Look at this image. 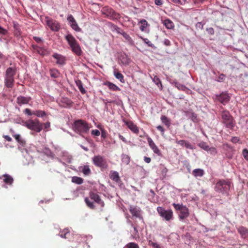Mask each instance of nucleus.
<instances>
[{
  "mask_svg": "<svg viewBox=\"0 0 248 248\" xmlns=\"http://www.w3.org/2000/svg\"><path fill=\"white\" fill-rule=\"evenodd\" d=\"M124 248H140L139 245L134 242H130L127 244Z\"/></svg>",
  "mask_w": 248,
  "mask_h": 248,
  "instance_id": "de8ad7c7",
  "label": "nucleus"
},
{
  "mask_svg": "<svg viewBox=\"0 0 248 248\" xmlns=\"http://www.w3.org/2000/svg\"><path fill=\"white\" fill-rule=\"evenodd\" d=\"M162 122L166 125L168 127L170 125V120L165 115H162L161 117Z\"/></svg>",
  "mask_w": 248,
  "mask_h": 248,
  "instance_id": "4c0bfd02",
  "label": "nucleus"
},
{
  "mask_svg": "<svg viewBox=\"0 0 248 248\" xmlns=\"http://www.w3.org/2000/svg\"><path fill=\"white\" fill-rule=\"evenodd\" d=\"M65 38L72 52L78 56H81L82 53L81 47L75 37L72 34H68Z\"/></svg>",
  "mask_w": 248,
  "mask_h": 248,
  "instance_id": "7ed1b4c3",
  "label": "nucleus"
},
{
  "mask_svg": "<svg viewBox=\"0 0 248 248\" xmlns=\"http://www.w3.org/2000/svg\"><path fill=\"white\" fill-rule=\"evenodd\" d=\"M205 24L204 22H199L196 24V28L197 29H200L202 30L203 29V26Z\"/></svg>",
  "mask_w": 248,
  "mask_h": 248,
  "instance_id": "6e6d98bb",
  "label": "nucleus"
},
{
  "mask_svg": "<svg viewBox=\"0 0 248 248\" xmlns=\"http://www.w3.org/2000/svg\"><path fill=\"white\" fill-rule=\"evenodd\" d=\"M147 141L150 148L153 150L154 153L156 154L157 155L162 156V153L160 150L158 149L157 146L155 145L152 139L148 137L147 138Z\"/></svg>",
  "mask_w": 248,
  "mask_h": 248,
  "instance_id": "dca6fc26",
  "label": "nucleus"
},
{
  "mask_svg": "<svg viewBox=\"0 0 248 248\" xmlns=\"http://www.w3.org/2000/svg\"><path fill=\"white\" fill-rule=\"evenodd\" d=\"M89 196L91 200L100 205L102 207L104 206V202L101 200L100 197L97 193L91 191L90 192Z\"/></svg>",
  "mask_w": 248,
  "mask_h": 248,
  "instance_id": "ddd939ff",
  "label": "nucleus"
},
{
  "mask_svg": "<svg viewBox=\"0 0 248 248\" xmlns=\"http://www.w3.org/2000/svg\"><path fill=\"white\" fill-rule=\"evenodd\" d=\"M204 174V170L201 169H196L193 170V175L197 177H202Z\"/></svg>",
  "mask_w": 248,
  "mask_h": 248,
  "instance_id": "473e14b6",
  "label": "nucleus"
},
{
  "mask_svg": "<svg viewBox=\"0 0 248 248\" xmlns=\"http://www.w3.org/2000/svg\"><path fill=\"white\" fill-rule=\"evenodd\" d=\"M122 162L126 165L129 164L130 161V158L129 156L126 154L122 155Z\"/></svg>",
  "mask_w": 248,
  "mask_h": 248,
  "instance_id": "a19ab883",
  "label": "nucleus"
},
{
  "mask_svg": "<svg viewBox=\"0 0 248 248\" xmlns=\"http://www.w3.org/2000/svg\"><path fill=\"white\" fill-rule=\"evenodd\" d=\"M92 161L93 164L95 166L101 169H106L108 167V164L106 159L104 156L101 155H94L92 158Z\"/></svg>",
  "mask_w": 248,
  "mask_h": 248,
  "instance_id": "0eeeda50",
  "label": "nucleus"
},
{
  "mask_svg": "<svg viewBox=\"0 0 248 248\" xmlns=\"http://www.w3.org/2000/svg\"><path fill=\"white\" fill-rule=\"evenodd\" d=\"M49 73L50 77L54 78H58L60 75L59 70L55 68L50 69L49 70Z\"/></svg>",
  "mask_w": 248,
  "mask_h": 248,
  "instance_id": "cd10ccee",
  "label": "nucleus"
},
{
  "mask_svg": "<svg viewBox=\"0 0 248 248\" xmlns=\"http://www.w3.org/2000/svg\"><path fill=\"white\" fill-rule=\"evenodd\" d=\"M13 136L15 138L16 140L22 146L25 144V141L23 140L19 134H15Z\"/></svg>",
  "mask_w": 248,
  "mask_h": 248,
  "instance_id": "e433bc0d",
  "label": "nucleus"
},
{
  "mask_svg": "<svg viewBox=\"0 0 248 248\" xmlns=\"http://www.w3.org/2000/svg\"><path fill=\"white\" fill-rule=\"evenodd\" d=\"M221 123L224 126L230 130H233L235 126V121L231 114L229 111L224 109L220 111Z\"/></svg>",
  "mask_w": 248,
  "mask_h": 248,
  "instance_id": "f03ea898",
  "label": "nucleus"
},
{
  "mask_svg": "<svg viewBox=\"0 0 248 248\" xmlns=\"http://www.w3.org/2000/svg\"><path fill=\"white\" fill-rule=\"evenodd\" d=\"M206 31L209 35H213L215 33L214 30L212 27L206 28Z\"/></svg>",
  "mask_w": 248,
  "mask_h": 248,
  "instance_id": "13d9d810",
  "label": "nucleus"
},
{
  "mask_svg": "<svg viewBox=\"0 0 248 248\" xmlns=\"http://www.w3.org/2000/svg\"><path fill=\"white\" fill-rule=\"evenodd\" d=\"M16 66L10 67L7 68L5 71V76L14 77L16 74Z\"/></svg>",
  "mask_w": 248,
  "mask_h": 248,
  "instance_id": "b1692460",
  "label": "nucleus"
},
{
  "mask_svg": "<svg viewBox=\"0 0 248 248\" xmlns=\"http://www.w3.org/2000/svg\"><path fill=\"white\" fill-rule=\"evenodd\" d=\"M198 146L206 151L210 152L211 154L215 155L217 152L215 147H210L207 143L204 141L199 143Z\"/></svg>",
  "mask_w": 248,
  "mask_h": 248,
  "instance_id": "2eb2a0df",
  "label": "nucleus"
},
{
  "mask_svg": "<svg viewBox=\"0 0 248 248\" xmlns=\"http://www.w3.org/2000/svg\"><path fill=\"white\" fill-rule=\"evenodd\" d=\"M157 211L160 216L165 218L166 221H170L172 218L173 212L171 209L167 210L164 208L159 206L157 208Z\"/></svg>",
  "mask_w": 248,
  "mask_h": 248,
  "instance_id": "6e6552de",
  "label": "nucleus"
},
{
  "mask_svg": "<svg viewBox=\"0 0 248 248\" xmlns=\"http://www.w3.org/2000/svg\"><path fill=\"white\" fill-rule=\"evenodd\" d=\"M121 34L125 39V40L128 42L129 44L131 46L134 45V42L132 39L131 37L125 32L122 31Z\"/></svg>",
  "mask_w": 248,
  "mask_h": 248,
  "instance_id": "bb28decb",
  "label": "nucleus"
},
{
  "mask_svg": "<svg viewBox=\"0 0 248 248\" xmlns=\"http://www.w3.org/2000/svg\"><path fill=\"white\" fill-rule=\"evenodd\" d=\"M186 140H176V142L180 145L182 146H185V144L186 143Z\"/></svg>",
  "mask_w": 248,
  "mask_h": 248,
  "instance_id": "680f3d73",
  "label": "nucleus"
},
{
  "mask_svg": "<svg viewBox=\"0 0 248 248\" xmlns=\"http://www.w3.org/2000/svg\"><path fill=\"white\" fill-rule=\"evenodd\" d=\"M110 178L116 182L120 187H122L123 183L119 176V173L116 171L111 170L109 174Z\"/></svg>",
  "mask_w": 248,
  "mask_h": 248,
  "instance_id": "9b49d317",
  "label": "nucleus"
},
{
  "mask_svg": "<svg viewBox=\"0 0 248 248\" xmlns=\"http://www.w3.org/2000/svg\"><path fill=\"white\" fill-rule=\"evenodd\" d=\"M81 171L85 175H89L91 173V170L89 168V165H84L81 167Z\"/></svg>",
  "mask_w": 248,
  "mask_h": 248,
  "instance_id": "c9c22d12",
  "label": "nucleus"
},
{
  "mask_svg": "<svg viewBox=\"0 0 248 248\" xmlns=\"http://www.w3.org/2000/svg\"><path fill=\"white\" fill-rule=\"evenodd\" d=\"M73 128L74 131L79 134L86 133L90 129L88 124L82 120H78L74 123Z\"/></svg>",
  "mask_w": 248,
  "mask_h": 248,
  "instance_id": "39448f33",
  "label": "nucleus"
},
{
  "mask_svg": "<svg viewBox=\"0 0 248 248\" xmlns=\"http://www.w3.org/2000/svg\"><path fill=\"white\" fill-rule=\"evenodd\" d=\"M226 78V75L224 74H219V76L216 79H215V80L219 82H223L225 80Z\"/></svg>",
  "mask_w": 248,
  "mask_h": 248,
  "instance_id": "3c124183",
  "label": "nucleus"
},
{
  "mask_svg": "<svg viewBox=\"0 0 248 248\" xmlns=\"http://www.w3.org/2000/svg\"><path fill=\"white\" fill-rule=\"evenodd\" d=\"M242 155L244 158L246 160H248V150L247 149H244L242 151Z\"/></svg>",
  "mask_w": 248,
  "mask_h": 248,
  "instance_id": "4d7b16f0",
  "label": "nucleus"
},
{
  "mask_svg": "<svg viewBox=\"0 0 248 248\" xmlns=\"http://www.w3.org/2000/svg\"><path fill=\"white\" fill-rule=\"evenodd\" d=\"M68 234H69V231L67 229H65L62 231L60 232L59 235L62 238H67L66 235Z\"/></svg>",
  "mask_w": 248,
  "mask_h": 248,
  "instance_id": "8fccbe9b",
  "label": "nucleus"
},
{
  "mask_svg": "<svg viewBox=\"0 0 248 248\" xmlns=\"http://www.w3.org/2000/svg\"><path fill=\"white\" fill-rule=\"evenodd\" d=\"M24 112L25 114H27L29 116H31L33 114V111H31V109L29 108H25L24 110Z\"/></svg>",
  "mask_w": 248,
  "mask_h": 248,
  "instance_id": "052dcab7",
  "label": "nucleus"
},
{
  "mask_svg": "<svg viewBox=\"0 0 248 248\" xmlns=\"http://www.w3.org/2000/svg\"><path fill=\"white\" fill-rule=\"evenodd\" d=\"M149 245L152 246L154 248H160L159 245L156 243L152 242L151 241H149Z\"/></svg>",
  "mask_w": 248,
  "mask_h": 248,
  "instance_id": "bf43d9fd",
  "label": "nucleus"
},
{
  "mask_svg": "<svg viewBox=\"0 0 248 248\" xmlns=\"http://www.w3.org/2000/svg\"><path fill=\"white\" fill-rule=\"evenodd\" d=\"M32 47L34 49L37 50V51L39 54L43 55H44L43 50L41 47L38 46L37 45H32Z\"/></svg>",
  "mask_w": 248,
  "mask_h": 248,
  "instance_id": "864d4df0",
  "label": "nucleus"
},
{
  "mask_svg": "<svg viewBox=\"0 0 248 248\" xmlns=\"http://www.w3.org/2000/svg\"><path fill=\"white\" fill-rule=\"evenodd\" d=\"M43 152L48 157H53L54 154L48 147H45L43 150Z\"/></svg>",
  "mask_w": 248,
  "mask_h": 248,
  "instance_id": "79ce46f5",
  "label": "nucleus"
},
{
  "mask_svg": "<svg viewBox=\"0 0 248 248\" xmlns=\"http://www.w3.org/2000/svg\"><path fill=\"white\" fill-rule=\"evenodd\" d=\"M129 211L133 216L137 217H140V211L139 208L134 206H130L129 207Z\"/></svg>",
  "mask_w": 248,
  "mask_h": 248,
  "instance_id": "5701e85b",
  "label": "nucleus"
},
{
  "mask_svg": "<svg viewBox=\"0 0 248 248\" xmlns=\"http://www.w3.org/2000/svg\"><path fill=\"white\" fill-rule=\"evenodd\" d=\"M153 80L154 82L158 86V87H159L160 89H162V85L160 79L157 76H155L154 77Z\"/></svg>",
  "mask_w": 248,
  "mask_h": 248,
  "instance_id": "37998d69",
  "label": "nucleus"
},
{
  "mask_svg": "<svg viewBox=\"0 0 248 248\" xmlns=\"http://www.w3.org/2000/svg\"><path fill=\"white\" fill-rule=\"evenodd\" d=\"M102 13L106 16L112 19H118L120 18V15L115 12L114 10L108 6H105L102 9Z\"/></svg>",
  "mask_w": 248,
  "mask_h": 248,
  "instance_id": "1a4fd4ad",
  "label": "nucleus"
},
{
  "mask_svg": "<svg viewBox=\"0 0 248 248\" xmlns=\"http://www.w3.org/2000/svg\"><path fill=\"white\" fill-rule=\"evenodd\" d=\"M100 130H101V138L102 139H103L104 140H105L107 138V137L108 133L103 128H100Z\"/></svg>",
  "mask_w": 248,
  "mask_h": 248,
  "instance_id": "603ef678",
  "label": "nucleus"
},
{
  "mask_svg": "<svg viewBox=\"0 0 248 248\" xmlns=\"http://www.w3.org/2000/svg\"><path fill=\"white\" fill-rule=\"evenodd\" d=\"M33 114L38 117L43 118L46 115V113L45 111L41 110H36L33 111Z\"/></svg>",
  "mask_w": 248,
  "mask_h": 248,
  "instance_id": "f704fd0d",
  "label": "nucleus"
},
{
  "mask_svg": "<svg viewBox=\"0 0 248 248\" xmlns=\"http://www.w3.org/2000/svg\"><path fill=\"white\" fill-rule=\"evenodd\" d=\"M231 185V182L229 179H218L215 184L214 189L218 193L228 196Z\"/></svg>",
  "mask_w": 248,
  "mask_h": 248,
  "instance_id": "f257e3e1",
  "label": "nucleus"
},
{
  "mask_svg": "<svg viewBox=\"0 0 248 248\" xmlns=\"http://www.w3.org/2000/svg\"><path fill=\"white\" fill-rule=\"evenodd\" d=\"M114 75L117 79L120 80L121 82L124 83V77L122 73L114 70Z\"/></svg>",
  "mask_w": 248,
  "mask_h": 248,
  "instance_id": "72a5a7b5",
  "label": "nucleus"
},
{
  "mask_svg": "<svg viewBox=\"0 0 248 248\" xmlns=\"http://www.w3.org/2000/svg\"><path fill=\"white\" fill-rule=\"evenodd\" d=\"M119 61L124 65H128L131 62V60L128 55L124 53L121 52L118 56Z\"/></svg>",
  "mask_w": 248,
  "mask_h": 248,
  "instance_id": "4468645a",
  "label": "nucleus"
},
{
  "mask_svg": "<svg viewBox=\"0 0 248 248\" xmlns=\"http://www.w3.org/2000/svg\"><path fill=\"white\" fill-rule=\"evenodd\" d=\"M172 84H173L176 88H177L178 90L185 91L187 88L184 85L181 84L177 81L176 80H174L171 82Z\"/></svg>",
  "mask_w": 248,
  "mask_h": 248,
  "instance_id": "c85d7f7f",
  "label": "nucleus"
},
{
  "mask_svg": "<svg viewBox=\"0 0 248 248\" xmlns=\"http://www.w3.org/2000/svg\"><path fill=\"white\" fill-rule=\"evenodd\" d=\"M31 100V97H25L23 96H19L17 97L16 103L19 105L21 106L24 104H27Z\"/></svg>",
  "mask_w": 248,
  "mask_h": 248,
  "instance_id": "aec40b11",
  "label": "nucleus"
},
{
  "mask_svg": "<svg viewBox=\"0 0 248 248\" xmlns=\"http://www.w3.org/2000/svg\"><path fill=\"white\" fill-rule=\"evenodd\" d=\"M72 182L78 185H81L83 183V179L79 177L73 176L72 177Z\"/></svg>",
  "mask_w": 248,
  "mask_h": 248,
  "instance_id": "58836bf2",
  "label": "nucleus"
},
{
  "mask_svg": "<svg viewBox=\"0 0 248 248\" xmlns=\"http://www.w3.org/2000/svg\"><path fill=\"white\" fill-rule=\"evenodd\" d=\"M91 134L96 136H98L100 134V131L97 129L93 130L91 131Z\"/></svg>",
  "mask_w": 248,
  "mask_h": 248,
  "instance_id": "e2e57ef3",
  "label": "nucleus"
},
{
  "mask_svg": "<svg viewBox=\"0 0 248 248\" xmlns=\"http://www.w3.org/2000/svg\"><path fill=\"white\" fill-rule=\"evenodd\" d=\"M47 26L51 30L54 31H58L60 29V26L58 22L52 19H47L46 20Z\"/></svg>",
  "mask_w": 248,
  "mask_h": 248,
  "instance_id": "a211bd4d",
  "label": "nucleus"
},
{
  "mask_svg": "<svg viewBox=\"0 0 248 248\" xmlns=\"http://www.w3.org/2000/svg\"><path fill=\"white\" fill-rule=\"evenodd\" d=\"M172 2L180 4H184L185 3L186 0H171Z\"/></svg>",
  "mask_w": 248,
  "mask_h": 248,
  "instance_id": "0e129e2a",
  "label": "nucleus"
},
{
  "mask_svg": "<svg viewBox=\"0 0 248 248\" xmlns=\"http://www.w3.org/2000/svg\"><path fill=\"white\" fill-rule=\"evenodd\" d=\"M14 35L18 37L20 36L21 35V31L20 29L19 28V25L18 23L14 22Z\"/></svg>",
  "mask_w": 248,
  "mask_h": 248,
  "instance_id": "c756f323",
  "label": "nucleus"
},
{
  "mask_svg": "<svg viewBox=\"0 0 248 248\" xmlns=\"http://www.w3.org/2000/svg\"><path fill=\"white\" fill-rule=\"evenodd\" d=\"M25 125L28 129L36 132H40L43 129V124L37 119L27 121Z\"/></svg>",
  "mask_w": 248,
  "mask_h": 248,
  "instance_id": "423d86ee",
  "label": "nucleus"
},
{
  "mask_svg": "<svg viewBox=\"0 0 248 248\" xmlns=\"http://www.w3.org/2000/svg\"><path fill=\"white\" fill-rule=\"evenodd\" d=\"M175 211L178 215V217L180 220H183L189 216V211L188 208L186 206L184 205L183 203H172Z\"/></svg>",
  "mask_w": 248,
  "mask_h": 248,
  "instance_id": "20e7f679",
  "label": "nucleus"
},
{
  "mask_svg": "<svg viewBox=\"0 0 248 248\" xmlns=\"http://www.w3.org/2000/svg\"><path fill=\"white\" fill-rule=\"evenodd\" d=\"M164 26L168 29H172L174 28V25L172 21L169 19H166L164 21Z\"/></svg>",
  "mask_w": 248,
  "mask_h": 248,
  "instance_id": "7c9ffc66",
  "label": "nucleus"
},
{
  "mask_svg": "<svg viewBox=\"0 0 248 248\" xmlns=\"http://www.w3.org/2000/svg\"><path fill=\"white\" fill-rule=\"evenodd\" d=\"M215 99L224 105L227 104L231 99V96L227 92H222L219 94L215 95Z\"/></svg>",
  "mask_w": 248,
  "mask_h": 248,
  "instance_id": "9d476101",
  "label": "nucleus"
},
{
  "mask_svg": "<svg viewBox=\"0 0 248 248\" xmlns=\"http://www.w3.org/2000/svg\"><path fill=\"white\" fill-rule=\"evenodd\" d=\"M14 77L5 76L4 77V84L7 88H12L14 85Z\"/></svg>",
  "mask_w": 248,
  "mask_h": 248,
  "instance_id": "412c9836",
  "label": "nucleus"
},
{
  "mask_svg": "<svg viewBox=\"0 0 248 248\" xmlns=\"http://www.w3.org/2000/svg\"><path fill=\"white\" fill-rule=\"evenodd\" d=\"M8 31L0 26V34L6 35Z\"/></svg>",
  "mask_w": 248,
  "mask_h": 248,
  "instance_id": "774afa93",
  "label": "nucleus"
},
{
  "mask_svg": "<svg viewBox=\"0 0 248 248\" xmlns=\"http://www.w3.org/2000/svg\"><path fill=\"white\" fill-rule=\"evenodd\" d=\"M126 125L130 129L131 131L135 134H138L139 129L138 127L134 124L132 121H127L125 122Z\"/></svg>",
  "mask_w": 248,
  "mask_h": 248,
  "instance_id": "4be33fe9",
  "label": "nucleus"
},
{
  "mask_svg": "<svg viewBox=\"0 0 248 248\" xmlns=\"http://www.w3.org/2000/svg\"><path fill=\"white\" fill-rule=\"evenodd\" d=\"M2 177H4L3 181L5 184L9 185H12L13 183L14 179L10 175L8 174H3L2 176L0 177V179H1Z\"/></svg>",
  "mask_w": 248,
  "mask_h": 248,
  "instance_id": "393cba45",
  "label": "nucleus"
},
{
  "mask_svg": "<svg viewBox=\"0 0 248 248\" xmlns=\"http://www.w3.org/2000/svg\"><path fill=\"white\" fill-rule=\"evenodd\" d=\"M52 57L57 60L56 63L57 64L63 65L66 63V59L65 56L57 53H54L52 55Z\"/></svg>",
  "mask_w": 248,
  "mask_h": 248,
  "instance_id": "f3484780",
  "label": "nucleus"
},
{
  "mask_svg": "<svg viewBox=\"0 0 248 248\" xmlns=\"http://www.w3.org/2000/svg\"><path fill=\"white\" fill-rule=\"evenodd\" d=\"M167 172H168V169L166 167H164L161 170L162 175L164 177H165L167 175Z\"/></svg>",
  "mask_w": 248,
  "mask_h": 248,
  "instance_id": "338daca9",
  "label": "nucleus"
},
{
  "mask_svg": "<svg viewBox=\"0 0 248 248\" xmlns=\"http://www.w3.org/2000/svg\"><path fill=\"white\" fill-rule=\"evenodd\" d=\"M183 111L193 123H197L199 122L198 115L194 112L193 109H189L187 110H183Z\"/></svg>",
  "mask_w": 248,
  "mask_h": 248,
  "instance_id": "f8f14e48",
  "label": "nucleus"
},
{
  "mask_svg": "<svg viewBox=\"0 0 248 248\" xmlns=\"http://www.w3.org/2000/svg\"><path fill=\"white\" fill-rule=\"evenodd\" d=\"M85 202L88 207L92 209H94L95 208V206L93 202H91L88 198H85Z\"/></svg>",
  "mask_w": 248,
  "mask_h": 248,
  "instance_id": "c03bdc74",
  "label": "nucleus"
},
{
  "mask_svg": "<svg viewBox=\"0 0 248 248\" xmlns=\"http://www.w3.org/2000/svg\"><path fill=\"white\" fill-rule=\"evenodd\" d=\"M140 23L141 24L140 29L141 31H145V29L148 25L147 21L145 19H142L140 21Z\"/></svg>",
  "mask_w": 248,
  "mask_h": 248,
  "instance_id": "ea45409f",
  "label": "nucleus"
},
{
  "mask_svg": "<svg viewBox=\"0 0 248 248\" xmlns=\"http://www.w3.org/2000/svg\"><path fill=\"white\" fill-rule=\"evenodd\" d=\"M185 147H186L187 149H189L191 150H194L196 148L195 147L192 145L189 142L186 141V143L185 145Z\"/></svg>",
  "mask_w": 248,
  "mask_h": 248,
  "instance_id": "5fc2aeb1",
  "label": "nucleus"
},
{
  "mask_svg": "<svg viewBox=\"0 0 248 248\" xmlns=\"http://www.w3.org/2000/svg\"><path fill=\"white\" fill-rule=\"evenodd\" d=\"M237 231L241 238L243 239L248 238V229L247 228L241 226L237 228Z\"/></svg>",
  "mask_w": 248,
  "mask_h": 248,
  "instance_id": "6ab92c4d",
  "label": "nucleus"
},
{
  "mask_svg": "<svg viewBox=\"0 0 248 248\" xmlns=\"http://www.w3.org/2000/svg\"><path fill=\"white\" fill-rule=\"evenodd\" d=\"M67 20L70 23V24L76 21L72 15H70L68 16Z\"/></svg>",
  "mask_w": 248,
  "mask_h": 248,
  "instance_id": "69168bd1",
  "label": "nucleus"
},
{
  "mask_svg": "<svg viewBox=\"0 0 248 248\" xmlns=\"http://www.w3.org/2000/svg\"><path fill=\"white\" fill-rule=\"evenodd\" d=\"M104 85L107 86L109 90L113 91L121 90L119 87L110 81H106L104 82Z\"/></svg>",
  "mask_w": 248,
  "mask_h": 248,
  "instance_id": "a878e982",
  "label": "nucleus"
},
{
  "mask_svg": "<svg viewBox=\"0 0 248 248\" xmlns=\"http://www.w3.org/2000/svg\"><path fill=\"white\" fill-rule=\"evenodd\" d=\"M139 37L142 39L148 46L151 47L153 48H156V47L155 46V45L152 44L148 39L144 38L142 36H140Z\"/></svg>",
  "mask_w": 248,
  "mask_h": 248,
  "instance_id": "a18cd8bd",
  "label": "nucleus"
},
{
  "mask_svg": "<svg viewBox=\"0 0 248 248\" xmlns=\"http://www.w3.org/2000/svg\"><path fill=\"white\" fill-rule=\"evenodd\" d=\"M62 102L68 107H71L73 106V102L69 98H65L63 99Z\"/></svg>",
  "mask_w": 248,
  "mask_h": 248,
  "instance_id": "09e8293b",
  "label": "nucleus"
},
{
  "mask_svg": "<svg viewBox=\"0 0 248 248\" xmlns=\"http://www.w3.org/2000/svg\"><path fill=\"white\" fill-rule=\"evenodd\" d=\"M76 85L78 87L79 90L82 94H85L86 93V90L83 87V84L81 80H78L76 81Z\"/></svg>",
  "mask_w": 248,
  "mask_h": 248,
  "instance_id": "2f4dec72",
  "label": "nucleus"
},
{
  "mask_svg": "<svg viewBox=\"0 0 248 248\" xmlns=\"http://www.w3.org/2000/svg\"><path fill=\"white\" fill-rule=\"evenodd\" d=\"M71 28L76 31H80L81 29L78 27L76 21L70 23Z\"/></svg>",
  "mask_w": 248,
  "mask_h": 248,
  "instance_id": "49530a36",
  "label": "nucleus"
}]
</instances>
